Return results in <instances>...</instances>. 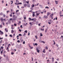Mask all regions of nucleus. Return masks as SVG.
<instances>
[{"label":"nucleus","mask_w":63,"mask_h":63,"mask_svg":"<svg viewBox=\"0 0 63 63\" xmlns=\"http://www.w3.org/2000/svg\"><path fill=\"white\" fill-rule=\"evenodd\" d=\"M48 17V16L47 15V16H46V15H44V18H46V19H47V17Z\"/></svg>","instance_id":"nucleus-1"},{"label":"nucleus","mask_w":63,"mask_h":63,"mask_svg":"<svg viewBox=\"0 0 63 63\" xmlns=\"http://www.w3.org/2000/svg\"><path fill=\"white\" fill-rule=\"evenodd\" d=\"M0 34L2 35L4 34V33L2 31H0Z\"/></svg>","instance_id":"nucleus-2"},{"label":"nucleus","mask_w":63,"mask_h":63,"mask_svg":"<svg viewBox=\"0 0 63 63\" xmlns=\"http://www.w3.org/2000/svg\"><path fill=\"white\" fill-rule=\"evenodd\" d=\"M50 14H51L50 12H48L47 13V16H49V15H50Z\"/></svg>","instance_id":"nucleus-3"},{"label":"nucleus","mask_w":63,"mask_h":63,"mask_svg":"<svg viewBox=\"0 0 63 63\" xmlns=\"http://www.w3.org/2000/svg\"><path fill=\"white\" fill-rule=\"evenodd\" d=\"M36 50L37 52H38V53H39V52H40V50H38V48H36Z\"/></svg>","instance_id":"nucleus-4"},{"label":"nucleus","mask_w":63,"mask_h":63,"mask_svg":"<svg viewBox=\"0 0 63 63\" xmlns=\"http://www.w3.org/2000/svg\"><path fill=\"white\" fill-rule=\"evenodd\" d=\"M0 20H1V22H3L4 21V19L3 18H0Z\"/></svg>","instance_id":"nucleus-5"},{"label":"nucleus","mask_w":63,"mask_h":63,"mask_svg":"<svg viewBox=\"0 0 63 63\" xmlns=\"http://www.w3.org/2000/svg\"><path fill=\"white\" fill-rule=\"evenodd\" d=\"M5 32H8V30H7V29H5Z\"/></svg>","instance_id":"nucleus-6"},{"label":"nucleus","mask_w":63,"mask_h":63,"mask_svg":"<svg viewBox=\"0 0 63 63\" xmlns=\"http://www.w3.org/2000/svg\"><path fill=\"white\" fill-rule=\"evenodd\" d=\"M53 16V14H51L50 15V17H52V16Z\"/></svg>","instance_id":"nucleus-7"},{"label":"nucleus","mask_w":63,"mask_h":63,"mask_svg":"<svg viewBox=\"0 0 63 63\" xmlns=\"http://www.w3.org/2000/svg\"><path fill=\"white\" fill-rule=\"evenodd\" d=\"M24 7H26V6H27V4H24Z\"/></svg>","instance_id":"nucleus-8"},{"label":"nucleus","mask_w":63,"mask_h":63,"mask_svg":"<svg viewBox=\"0 0 63 63\" xmlns=\"http://www.w3.org/2000/svg\"><path fill=\"white\" fill-rule=\"evenodd\" d=\"M36 19H36V18H34L33 21L34 22H36Z\"/></svg>","instance_id":"nucleus-9"},{"label":"nucleus","mask_w":63,"mask_h":63,"mask_svg":"<svg viewBox=\"0 0 63 63\" xmlns=\"http://www.w3.org/2000/svg\"><path fill=\"white\" fill-rule=\"evenodd\" d=\"M18 2H19V1L18 0H16V3H18Z\"/></svg>","instance_id":"nucleus-10"},{"label":"nucleus","mask_w":63,"mask_h":63,"mask_svg":"<svg viewBox=\"0 0 63 63\" xmlns=\"http://www.w3.org/2000/svg\"><path fill=\"white\" fill-rule=\"evenodd\" d=\"M17 18V17H15L13 19L14 20H15L16 19V18Z\"/></svg>","instance_id":"nucleus-11"},{"label":"nucleus","mask_w":63,"mask_h":63,"mask_svg":"<svg viewBox=\"0 0 63 63\" xmlns=\"http://www.w3.org/2000/svg\"><path fill=\"white\" fill-rule=\"evenodd\" d=\"M43 52L44 53H45L46 52V51H45V49H44L43 51Z\"/></svg>","instance_id":"nucleus-12"},{"label":"nucleus","mask_w":63,"mask_h":63,"mask_svg":"<svg viewBox=\"0 0 63 63\" xmlns=\"http://www.w3.org/2000/svg\"><path fill=\"white\" fill-rule=\"evenodd\" d=\"M4 51L3 50H2V51H1L0 52V53L1 54H2V53H3V51Z\"/></svg>","instance_id":"nucleus-13"},{"label":"nucleus","mask_w":63,"mask_h":63,"mask_svg":"<svg viewBox=\"0 0 63 63\" xmlns=\"http://www.w3.org/2000/svg\"><path fill=\"white\" fill-rule=\"evenodd\" d=\"M47 29H46L45 30V33H46L47 32Z\"/></svg>","instance_id":"nucleus-14"},{"label":"nucleus","mask_w":63,"mask_h":63,"mask_svg":"<svg viewBox=\"0 0 63 63\" xmlns=\"http://www.w3.org/2000/svg\"><path fill=\"white\" fill-rule=\"evenodd\" d=\"M21 23V22L20 21H19L18 22V24H20Z\"/></svg>","instance_id":"nucleus-15"},{"label":"nucleus","mask_w":63,"mask_h":63,"mask_svg":"<svg viewBox=\"0 0 63 63\" xmlns=\"http://www.w3.org/2000/svg\"><path fill=\"white\" fill-rule=\"evenodd\" d=\"M13 32H14V31L13 30H11V33H13Z\"/></svg>","instance_id":"nucleus-16"},{"label":"nucleus","mask_w":63,"mask_h":63,"mask_svg":"<svg viewBox=\"0 0 63 63\" xmlns=\"http://www.w3.org/2000/svg\"><path fill=\"white\" fill-rule=\"evenodd\" d=\"M23 25H24V26H27V25L26 24L24 23L23 24Z\"/></svg>","instance_id":"nucleus-17"},{"label":"nucleus","mask_w":63,"mask_h":63,"mask_svg":"<svg viewBox=\"0 0 63 63\" xmlns=\"http://www.w3.org/2000/svg\"><path fill=\"white\" fill-rule=\"evenodd\" d=\"M32 15L33 17H34V16H35V14H33Z\"/></svg>","instance_id":"nucleus-18"},{"label":"nucleus","mask_w":63,"mask_h":63,"mask_svg":"<svg viewBox=\"0 0 63 63\" xmlns=\"http://www.w3.org/2000/svg\"><path fill=\"white\" fill-rule=\"evenodd\" d=\"M49 3H50V2H49V1L47 2V4H48V5H49Z\"/></svg>","instance_id":"nucleus-19"},{"label":"nucleus","mask_w":63,"mask_h":63,"mask_svg":"<svg viewBox=\"0 0 63 63\" xmlns=\"http://www.w3.org/2000/svg\"><path fill=\"white\" fill-rule=\"evenodd\" d=\"M28 7H29V8L30 7V4H28Z\"/></svg>","instance_id":"nucleus-20"},{"label":"nucleus","mask_w":63,"mask_h":63,"mask_svg":"<svg viewBox=\"0 0 63 63\" xmlns=\"http://www.w3.org/2000/svg\"><path fill=\"white\" fill-rule=\"evenodd\" d=\"M8 22H9V23H10L11 22V21L10 20H9L8 21Z\"/></svg>","instance_id":"nucleus-21"},{"label":"nucleus","mask_w":63,"mask_h":63,"mask_svg":"<svg viewBox=\"0 0 63 63\" xmlns=\"http://www.w3.org/2000/svg\"><path fill=\"white\" fill-rule=\"evenodd\" d=\"M34 8H33L32 7H31L30 8L31 10H33Z\"/></svg>","instance_id":"nucleus-22"},{"label":"nucleus","mask_w":63,"mask_h":63,"mask_svg":"<svg viewBox=\"0 0 63 63\" xmlns=\"http://www.w3.org/2000/svg\"><path fill=\"white\" fill-rule=\"evenodd\" d=\"M59 13L60 15H61V14H62V12H61V11H60V12H59Z\"/></svg>","instance_id":"nucleus-23"},{"label":"nucleus","mask_w":63,"mask_h":63,"mask_svg":"<svg viewBox=\"0 0 63 63\" xmlns=\"http://www.w3.org/2000/svg\"><path fill=\"white\" fill-rule=\"evenodd\" d=\"M24 32L25 33H27V31L26 30Z\"/></svg>","instance_id":"nucleus-24"},{"label":"nucleus","mask_w":63,"mask_h":63,"mask_svg":"<svg viewBox=\"0 0 63 63\" xmlns=\"http://www.w3.org/2000/svg\"><path fill=\"white\" fill-rule=\"evenodd\" d=\"M7 13L8 14V13H10V11H7Z\"/></svg>","instance_id":"nucleus-25"},{"label":"nucleus","mask_w":63,"mask_h":63,"mask_svg":"<svg viewBox=\"0 0 63 63\" xmlns=\"http://www.w3.org/2000/svg\"><path fill=\"white\" fill-rule=\"evenodd\" d=\"M29 21H31V17H30L29 18Z\"/></svg>","instance_id":"nucleus-26"},{"label":"nucleus","mask_w":63,"mask_h":63,"mask_svg":"<svg viewBox=\"0 0 63 63\" xmlns=\"http://www.w3.org/2000/svg\"><path fill=\"white\" fill-rule=\"evenodd\" d=\"M19 36H22V34H19Z\"/></svg>","instance_id":"nucleus-27"},{"label":"nucleus","mask_w":63,"mask_h":63,"mask_svg":"<svg viewBox=\"0 0 63 63\" xmlns=\"http://www.w3.org/2000/svg\"><path fill=\"white\" fill-rule=\"evenodd\" d=\"M40 36H43V34H42V33H40Z\"/></svg>","instance_id":"nucleus-28"},{"label":"nucleus","mask_w":63,"mask_h":63,"mask_svg":"<svg viewBox=\"0 0 63 63\" xmlns=\"http://www.w3.org/2000/svg\"><path fill=\"white\" fill-rule=\"evenodd\" d=\"M29 24H31L30 25H31V26H32V25H33L32 24H31V23H30Z\"/></svg>","instance_id":"nucleus-29"},{"label":"nucleus","mask_w":63,"mask_h":63,"mask_svg":"<svg viewBox=\"0 0 63 63\" xmlns=\"http://www.w3.org/2000/svg\"><path fill=\"white\" fill-rule=\"evenodd\" d=\"M32 7V8H33V7H34V5L33 4Z\"/></svg>","instance_id":"nucleus-30"},{"label":"nucleus","mask_w":63,"mask_h":63,"mask_svg":"<svg viewBox=\"0 0 63 63\" xmlns=\"http://www.w3.org/2000/svg\"><path fill=\"white\" fill-rule=\"evenodd\" d=\"M53 42H54V43L53 44L54 45H55V41L54 40H53Z\"/></svg>","instance_id":"nucleus-31"},{"label":"nucleus","mask_w":63,"mask_h":63,"mask_svg":"<svg viewBox=\"0 0 63 63\" xmlns=\"http://www.w3.org/2000/svg\"><path fill=\"white\" fill-rule=\"evenodd\" d=\"M35 46H37L38 45V44L37 43H35L34 44Z\"/></svg>","instance_id":"nucleus-32"},{"label":"nucleus","mask_w":63,"mask_h":63,"mask_svg":"<svg viewBox=\"0 0 63 63\" xmlns=\"http://www.w3.org/2000/svg\"><path fill=\"white\" fill-rule=\"evenodd\" d=\"M11 54L12 55H13L14 54V53L12 52L11 53Z\"/></svg>","instance_id":"nucleus-33"},{"label":"nucleus","mask_w":63,"mask_h":63,"mask_svg":"<svg viewBox=\"0 0 63 63\" xmlns=\"http://www.w3.org/2000/svg\"><path fill=\"white\" fill-rule=\"evenodd\" d=\"M45 8L46 9H47H47H48L49 8V7H48L46 6L45 7Z\"/></svg>","instance_id":"nucleus-34"},{"label":"nucleus","mask_w":63,"mask_h":63,"mask_svg":"<svg viewBox=\"0 0 63 63\" xmlns=\"http://www.w3.org/2000/svg\"><path fill=\"white\" fill-rule=\"evenodd\" d=\"M9 36L10 37H11V38L12 37H13V36H12V34H10V35Z\"/></svg>","instance_id":"nucleus-35"},{"label":"nucleus","mask_w":63,"mask_h":63,"mask_svg":"<svg viewBox=\"0 0 63 63\" xmlns=\"http://www.w3.org/2000/svg\"><path fill=\"white\" fill-rule=\"evenodd\" d=\"M29 1H26V3H27V4H29Z\"/></svg>","instance_id":"nucleus-36"},{"label":"nucleus","mask_w":63,"mask_h":63,"mask_svg":"<svg viewBox=\"0 0 63 63\" xmlns=\"http://www.w3.org/2000/svg\"><path fill=\"white\" fill-rule=\"evenodd\" d=\"M3 48H4L3 47H1V48L2 49H3Z\"/></svg>","instance_id":"nucleus-37"},{"label":"nucleus","mask_w":63,"mask_h":63,"mask_svg":"<svg viewBox=\"0 0 63 63\" xmlns=\"http://www.w3.org/2000/svg\"><path fill=\"white\" fill-rule=\"evenodd\" d=\"M17 3H15V5H18V4H18V3L17 4Z\"/></svg>","instance_id":"nucleus-38"},{"label":"nucleus","mask_w":63,"mask_h":63,"mask_svg":"<svg viewBox=\"0 0 63 63\" xmlns=\"http://www.w3.org/2000/svg\"><path fill=\"white\" fill-rule=\"evenodd\" d=\"M60 59H57V61H59V60Z\"/></svg>","instance_id":"nucleus-39"},{"label":"nucleus","mask_w":63,"mask_h":63,"mask_svg":"<svg viewBox=\"0 0 63 63\" xmlns=\"http://www.w3.org/2000/svg\"><path fill=\"white\" fill-rule=\"evenodd\" d=\"M42 42L43 43V44H45V42H44V41H42Z\"/></svg>","instance_id":"nucleus-40"},{"label":"nucleus","mask_w":63,"mask_h":63,"mask_svg":"<svg viewBox=\"0 0 63 63\" xmlns=\"http://www.w3.org/2000/svg\"><path fill=\"white\" fill-rule=\"evenodd\" d=\"M14 26H16V24H14Z\"/></svg>","instance_id":"nucleus-41"},{"label":"nucleus","mask_w":63,"mask_h":63,"mask_svg":"<svg viewBox=\"0 0 63 63\" xmlns=\"http://www.w3.org/2000/svg\"><path fill=\"white\" fill-rule=\"evenodd\" d=\"M17 42H18V43H20V41H19V40H18L17 41Z\"/></svg>","instance_id":"nucleus-42"},{"label":"nucleus","mask_w":63,"mask_h":63,"mask_svg":"<svg viewBox=\"0 0 63 63\" xmlns=\"http://www.w3.org/2000/svg\"><path fill=\"white\" fill-rule=\"evenodd\" d=\"M32 61H33V57L32 58Z\"/></svg>","instance_id":"nucleus-43"},{"label":"nucleus","mask_w":63,"mask_h":63,"mask_svg":"<svg viewBox=\"0 0 63 63\" xmlns=\"http://www.w3.org/2000/svg\"><path fill=\"white\" fill-rule=\"evenodd\" d=\"M3 27H2V25H0V28H2Z\"/></svg>","instance_id":"nucleus-44"},{"label":"nucleus","mask_w":63,"mask_h":63,"mask_svg":"<svg viewBox=\"0 0 63 63\" xmlns=\"http://www.w3.org/2000/svg\"><path fill=\"white\" fill-rule=\"evenodd\" d=\"M55 3L56 4H58V3H57V1H55Z\"/></svg>","instance_id":"nucleus-45"},{"label":"nucleus","mask_w":63,"mask_h":63,"mask_svg":"<svg viewBox=\"0 0 63 63\" xmlns=\"http://www.w3.org/2000/svg\"><path fill=\"white\" fill-rule=\"evenodd\" d=\"M14 20H15L13 19H12V22H14Z\"/></svg>","instance_id":"nucleus-46"},{"label":"nucleus","mask_w":63,"mask_h":63,"mask_svg":"<svg viewBox=\"0 0 63 63\" xmlns=\"http://www.w3.org/2000/svg\"><path fill=\"white\" fill-rule=\"evenodd\" d=\"M3 56L4 57H6V55H5V54H3Z\"/></svg>","instance_id":"nucleus-47"},{"label":"nucleus","mask_w":63,"mask_h":63,"mask_svg":"<svg viewBox=\"0 0 63 63\" xmlns=\"http://www.w3.org/2000/svg\"><path fill=\"white\" fill-rule=\"evenodd\" d=\"M25 41H24L23 42V44H25Z\"/></svg>","instance_id":"nucleus-48"},{"label":"nucleus","mask_w":63,"mask_h":63,"mask_svg":"<svg viewBox=\"0 0 63 63\" xmlns=\"http://www.w3.org/2000/svg\"><path fill=\"white\" fill-rule=\"evenodd\" d=\"M9 15L11 17H12V15Z\"/></svg>","instance_id":"nucleus-49"},{"label":"nucleus","mask_w":63,"mask_h":63,"mask_svg":"<svg viewBox=\"0 0 63 63\" xmlns=\"http://www.w3.org/2000/svg\"><path fill=\"white\" fill-rule=\"evenodd\" d=\"M48 23L49 24H51V23L50 22H48Z\"/></svg>","instance_id":"nucleus-50"},{"label":"nucleus","mask_w":63,"mask_h":63,"mask_svg":"<svg viewBox=\"0 0 63 63\" xmlns=\"http://www.w3.org/2000/svg\"><path fill=\"white\" fill-rule=\"evenodd\" d=\"M18 4H22V3H19Z\"/></svg>","instance_id":"nucleus-51"},{"label":"nucleus","mask_w":63,"mask_h":63,"mask_svg":"<svg viewBox=\"0 0 63 63\" xmlns=\"http://www.w3.org/2000/svg\"><path fill=\"white\" fill-rule=\"evenodd\" d=\"M17 12H19V10H16V13Z\"/></svg>","instance_id":"nucleus-52"},{"label":"nucleus","mask_w":63,"mask_h":63,"mask_svg":"<svg viewBox=\"0 0 63 63\" xmlns=\"http://www.w3.org/2000/svg\"><path fill=\"white\" fill-rule=\"evenodd\" d=\"M26 34H25V33H24V35H23V36H24Z\"/></svg>","instance_id":"nucleus-53"},{"label":"nucleus","mask_w":63,"mask_h":63,"mask_svg":"<svg viewBox=\"0 0 63 63\" xmlns=\"http://www.w3.org/2000/svg\"><path fill=\"white\" fill-rule=\"evenodd\" d=\"M46 49H48V48L47 47H46Z\"/></svg>","instance_id":"nucleus-54"},{"label":"nucleus","mask_w":63,"mask_h":63,"mask_svg":"<svg viewBox=\"0 0 63 63\" xmlns=\"http://www.w3.org/2000/svg\"><path fill=\"white\" fill-rule=\"evenodd\" d=\"M20 27L21 28H22V25H21L20 26Z\"/></svg>","instance_id":"nucleus-55"},{"label":"nucleus","mask_w":63,"mask_h":63,"mask_svg":"<svg viewBox=\"0 0 63 63\" xmlns=\"http://www.w3.org/2000/svg\"><path fill=\"white\" fill-rule=\"evenodd\" d=\"M35 38L37 39H38V37H37V36H35Z\"/></svg>","instance_id":"nucleus-56"},{"label":"nucleus","mask_w":63,"mask_h":63,"mask_svg":"<svg viewBox=\"0 0 63 63\" xmlns=\"http://www.w3.org/2000/svg\"><path fill=\"white\" fill-rule=\"evenodd\" d=\"M32 14H35V12H32Z\"/></svg>","instance_id":"nucleus-57"},{"label":"nucleus","mask_w":63,"mask_h":63,"mask_svg":"<svg viewBox=\"0 0 63 63\" xmlns=\"http://www.w3.org/2000/svg\"><path fill=\"white\" fill-rule=\"evenodd\" d=\"M60 16H63V15H60Z\"/></svg>","instance_id":"nucleus-58"},{"label":"nucleus","mask_w":63,"mask_h":63,"mask_svg":"<svg viewBox=\"0 0 63 63\" xmlns=\"http://www.w3.org/2000/svg\"><path fill=\"white\" fill-rule=\"evenodd\" d=\"M31 20H34V18L31 19Z\"/></svg>","instance_id":"nucleus-59"},{"label":"nucleus","mask_w":63,"mask_h":63,"mask_svg":"<svg viewBox=\"0 0 63 63\" xmlns=\"http://www.w3.org/2000/svg\"><path fill=\"white\" fill-rule=\"evenodd\" d=\"M3 39V38L2 37V38H0V40H2V39Z\"/></svg>","instance_id":"nucleus-60"},{"label":"nucleus","mask_w":63,"mask_h":63,"mask_svg":"<svg viewBox=\"0 0 63 63\" xmlns=\"http://www.w3.org/2000/svg\"><path fill=\"white\" fill-rule=\"evenodd\" d=\"M3 15V13H1L0 14V15Z\"/></svg>","instance_id":"nucleus-61"},{"label":"nucleus","mask_w":63,"mask_h":63,"mask_svg":"<svg viewBox=\"0 0 63 63\" xmlns=\"http://www.w3.org/2000/svg\"><path fill=\"white\" fill-rule=\"evenodd\" d=\"M7 50H9V48L8 47H7Z\"/></svg>","instance_id":"nucleus-62"},{"label":"nucleus","mask_w":63,"mask_h":63,"mask_svg":"<svg viewBox=\"0 0 63 63\" xmlns=\"http://www.w3.org/2000/svg\"><path fill=\"white\" fill-rule=\"evenodd\" d=\"M19 31H20V32H21V30L19 29Z\"/></svg>","instance_id":"nucleus-63"},{"label":"nucleus","mask_w":63,"mask_h":63,"mask_svg":"<svg viewBox=\"0 0 63 63\" xmlns=\"http://www.w3.org/2000/svg\"><path fill=\"white\" fill-rule=\"evenodd\" d=\"M17 7L18 9H19V6L18 5L17 6Z\"/></svg>","instance_id":"nucleus-64"}]
</instances>
